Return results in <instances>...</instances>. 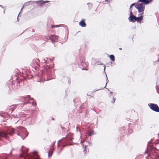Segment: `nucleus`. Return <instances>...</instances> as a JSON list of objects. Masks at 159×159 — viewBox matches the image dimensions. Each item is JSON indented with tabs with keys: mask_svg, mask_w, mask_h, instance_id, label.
I'll return each instance as SVG.
<instances>
[{
	"mask_svg": "<svg viewBox=\"0 0 159 159\" xmlns=\"http://www.w3.org/2000/svg\"><path fill=\"white\" fill-rule=\"evenodd\" d=\"M109 57L110 58L111 60L112 61H115V57L113 55H111L109 56Z\"/></svg>",
	"mask_w": 159,
	"mask_h": 159,
	"instance_id": "obj_15",
	"label": "nucleus"
},
{
	"mask_svg": "<svg viewBox=\"0 0 159 159\" xmlns=\"http://www.w3.org/2000/svg\"><path fill=\"white\" fill-rule=\"evenodd\" d=\"M17 20H18V21H19V20H18V16H17Z\"/></svg>",
	"mask_w": 159,
	"mask_h": 159,
	"instance_id": "obj_49",
	"label": "nucleus"
},
{
	"mask_svg": "<svg viewBox=\"0 0 159 159\" xmlns=\"http://www.w3.org/2000/svg\"><path fill=\"white\" fill-rule=\"evenodd\" d=\"M69 130V129L67 131V134L66 136V137H67V139L65 142L66 144L64 145L63 147L61 148L59 153L61 152V151L62 150L63 147L66 146V144H69L70 145H72V143L70 142V141H71L72 140L73 138L72 137V136L73 135V134L72 133H68Z\"/></svg>",
	"mask_w": 159,
	"mask_h": 159,
	"instance_id": "obj_4",
	"label": "nucleus"
},
{
	"mask_svg": "<svg viewBox=\"0 0 159 159\" xmlns=\"http://www.w3.org/2000/svg\"><path fill=\"white\" fill-rule=\"evenodd\" d=\"M155 144H159V139L156 141L155 142Z\"/></svg>",
	"mask_w": 159,
	"mask_h": 159,
	"instance_id": "obj_23",
	"label": "nucleus"
},
{
	"mask_svg": "<svg viewBox=\"0 0 159 159\" xmlns=\"http://www.w3.org/2000/svg\"><path fill=\"white\" fill-rule=\"evenodd\" d=\"M136 21L138 22L141 23L142 20L143 19V16L142 15H141L139 17H136Z\"/></svg>",
	"mask_w": 159,
	"mask_h": 159,
	"instance_id": "obj_11",
	"label": "nucleus"
},
{
	"mask_svg": "<svg viewBox=\"0 0 159 159\" xmlns=\"http://www.w3.org/2000/svg\"><path fill=\"white\" fill-rule=\"evenodd\" d=\"M52 154V151L51 149L49 150L48 152V157H49L51 156Z\"/></svg>",
	"mask_w": 159,
	"mask_h": 159,
	"instance_id": "obj_14",
	"label": "nucleus"
},
{
	"mask_svg": "<svg viewBox=\"0 0 159 159\" xmlns=\"http://www.w3.org/2000/svg\"><path fill=\"white\" fill-rule=\"evenodd\" d=\"M86 147H87L86 146H85V147H84V152L85 153L86 152H87V150L86 149Z\"/></svg>",
	"mask_w": 159,
	"mask_h": 159,
	"instance_id": "obj_20",
	"label": "nucleus"
},
{
	"mask_svg": "<svg viewBox=\"0 0 159 159\" xmlns=\"http://www.w3.org/2000/svg\"><path fill=\"white\" fill-rule=\"evenodd\" d=\"M130 16H134L133 14L132 11H130Z\"/></svg>",
	"mask_w": 159,
	"mask_h": 159,
	"instance_id": "obj_22",
	"label": "nucleus"
},
{
	"mask_svg": "<svg viewBox=\"0 0 159 159\" xmlns=\"http://www.w3.org/2000/svg\"><path fill=\"white\" fill-rule=\"evenodd\" d=\"M82 143V140H81V141H80V143Z\"/></svg>",
	"mask_w": 159,
	"mask_h": 159,
	"instance_id": "obj_44",
	"label": "nucleus"
},
{
	"mask_svg": "<svg viewBox=\"0 0 159 159\" xmlns=\"http://www.w3.org/2000/svg\"><path fill=\"white\" fill-rule=\"evenodd\" d=\"M61 140V139H60L58 141V143H57V145H58H58H59V142H60Z\"/></svg>",
	"mask_w": 159,
	"mask_h": 159,
	"instance_id": "obj_33",
	"label": "nucleus"
},
{
	"mask_svg": "<svg viewBox=\"0 0 159 159\" xmlns=\"http://www.w3.org/2000/svg\"><path fill=\"white\" fill-rule=\"evenodd\" d=\"M0 7H2V8H3V7H2V5H0Z\"/></svg>",
	"mask_w": 159,
	"mask_h": 159,
	"instance_id": "obj_43",
	"label": "nucleus"
},
{
	"mask_svg": "<svg viewBox=\"0 0 159 159\" xmlns=\"http://www.w3.org/2000/svg\"><path fill=\"white\" fill-rule=\"evenodd\" d=\"M24 147L23 146H22L21 147V151L23 154L20 155V156L22 157H27L29 159H39L38 157L37 154V152L36 151H34V152L32 153L30 155L26 152H23L22 150V148Z\"/></svg>",
	"mask_w": 159,
	"mask_h": 159,
	"instance_id": "obj_1",
	"label": "nucleus"
},
{
	"mask_svg": "<svg viewBox=\"0 0 159 159\" xmlns=\"http://www.w3.org/2000/svg\"><path fill=\"white\" fill-rule=\"evenodd\" d=\"M79 24L82 27H85L86 26V24L84 20H82L79 23Z\"/></svg>",
	"mask_w": 159,
	"mask_h": 159,
	"instance_id": "obj_12",
	"label": "nucleus"
},
{
	"mask_svg": "<svg viewBox=\"0 0 159 159\" xmlns=\"http://www.w3.org/2000/svg\"><path fill=\"white\" fill-rule=\"evenodd\" d=\"M149 155H150V154H148L147 157H149ZM146 158H147V157H146Z\"/></svg>",
	"mask_w": 159,
	"mask_h": 159,
	"instance_id": "obj_41",
	"label": "nucleus"
},
{
	"mask_svg": "<svg viewBox=\"0 0 159 159\" xmlns=\"http://www.w3.org/2000/svg\"><path fill=\"white\" fill-rule=\"evenodd\" d=\"M138 2L136 5L135 6V8L137 9L138 12L140 13L141 15L143 14V11L144 10L145 5L144 3L143 4L141 3H138Z\"/></svg>",
	"mask_w": 159,
	"mask_h": 159,
	"instance_id": "obj_5",
	"label": "nucleus"
},
{
	"mask_svg": "<svg viewBox=\"0 0 159 159\" xmlns=\"http://www.w3.org/2000/svg\"><path fill=\"white\" fill-rule=\"evenodd\" d=\"M51 27L52 28L53 27H54V25H51Z\"/></svg>",
	"mask_w": 159,
	"mask_h": 159,
	"instance_id": "obj_36",
	"label": "nucleus"
},
{
	"mask_svg": "<svg viewBox=\"0 0 159 159\" xmlns=\"http://www.w3.org/2000/svg\"><path fill=\"white\" fill-rule=\"evenodd\" d=\"M86 142H87L88 143V144L89 146H91L92 145L91 143H90V142L89 141H86Z\"/></svg>",
	"mask_w": 159,
	"mask_h": 159,
	"instance_id": "obj_25",
	"label": "nucleus"
},
{
	"mask_svg": "<svg viewBox=\"0 0 159 159\" xmlns=\"http://www.w3.org/2000/svg\"><path fill=\"white\" fill-rule=\"evenodd\" d=\"M87 5L88 6L89 8V9H91L92 7V5L90 3H87Z\"/></svg>",
	"mask_w": 159,
	"mask_h": 159,
	"instance_id": "obj_16",
	"label": "nucleus"
},
{
	"mask_svg": "<svg viewBox=\"0 0 159 159\" xmlns=\"http://www.w3.org/2000/svg\"><path fill=\"white\" fill-rule=\"evenodd\" d=\"M28 151V149L27 150V151Z\"/></svg>",
	"mask_w": 159,
	"mask_h": 159,
	"instance_id": "obj_53",
	"label": "nucleus"
},
{
	"mask_svg": "<svg viewBox=\"0 0 159 159\" xmlns=\"http://www.w3.org/2000/svg\"><path fill=\"white\" fill-rule=\"evenodd\" d=\"M13 150H14V149H13V148H12V149L11 150V151H10V152L9 153V154H11V152H12V151H13Z\"/></svg>",
	"mask_w": 159,
	"mask_h": 159,
	"instance_id": "obj_30",
	"label": "nucleus"
},
{
	"mask_svg": "<svg viewBox=\"0 0 159 159\" xmlns=\"http://www.w3.org/2000/svg\"><path fill=\"white\" fill-rule=\"evenodd\" d=\"M50 61H53L52 59H50Z\"/></svg>",
	"mask_w": 159,
	"mask_h": 159,
	"instance_id": "obj_38",
	"label": "nucleus"
},
{
	"mask_svg": "<svg viewBox=\"0 0 159 159\" xmlns=\"http://www.w3.org/2000/svg\"><path fill=\"white\" fill-rule=\"evenodd\" d=\"M52 120H54V118H53V119H52Z\"/></svg>",
	"mask_w": 159,
	"mask_h": 159,
	"instance_id": "obj_54",
	"label": "nucleus"
},
{
	"mask_svg": "<svg viewBox=\"0 0 159 159\" xmlns=\"http://www.w3.org/2000/svg\"><path fill=\"white\" fill-rule=\"evenodd\" d=\"M1 116H2V117H3V116L2 115H1Z\"/></svg>",
	"mask_w": 159,
	"mask_h": 159,
	"instance_id": "obj_48",
	"label": "nucleus"
},
{
	"mask_svg": "<svg viewBox=\"0 0 159 159\" xmlns=\"http://www.w3.org/2000/svg\"><path fill=\"white\" fill-rule=\"evenodd\" d=\"M106 1L107 2H110V0H106Z\"/></svg>",
	"mask_w": 159,
	"mask_h": 159,
	"instance_id": "obj_35",
	"label": "nucleus"
},
{
	"mask_svg": "<svg viewBox=\"0 0 159 159\" xmlns=\"http://www.w3.org/2000/svg\"><path fill=\"white\" fill-rule=\"evenodd\" d=\"M31 2H34L33 1H32V2H31V1H30V2H26V3H25L24 5H23V6L21 8V11L22 10V9L23 8V7L24 6H28V5H29L30 4V3ZM21 11H20V12Z\"/></svg>",
	"mask_w": 159,
	"mask_h": 159,
	"instance_id": "obj_13",
	"label": "nucleus"
},
{
	"mask_svg": "<svg viewBox=\"0 0 159 159\" xmlns=\"http://www.w3.org/2000/svg\"><path fill=\"white\" fill-rule=\"evenodd\" d=\"M106 79H107V83H106V84L105 86L104 87H103V88H105V87H106V85H107V82H107V81L108 80V79H107V75H106Z\"/></svg>",
	"mask_w": 159,
	"mask_h": 159,
	"instance_id": "obj_21",
	"label": "nucleus"
},
{
	"mask_svg": "<svg viewBox=\"0 0 159 159\" xmlns=\"http://www.w3.org/2000/svg\"><path fill=\"white\" fill-rule=\"evenodd\" d=\"M147 153H148V152H147L146 151H145V152H144V154H146V153L147 154Z\"/></svg>",
	"mask_w": 159,
	"mask_h": 159,
	"instance_id": "obj_40",
	"label": "nucleus"
},
{
	"mask_svg": "<svg viewBox=\"0 0 159 159\" xmlns=\"http://www.w3.org/2000/svg\"><path fill=\"white\" fill-rule=\"evenodd\" d=\"M136 17L134 16H129L128 18V20L129 22H134L136 21Z\"/></svg>",
	"mask_w": 159,
	"mask_h": 159,
	"instance_id": "obj_10",
	"label": "nucleus"
},
{
	"mask_svg": "<svg viewBox=\"0 0 159 159\" xmlns=\"http://www.w3.org/2000/svg\"><path fill=\"white\" fill-rule=\"evenodd\" d=\"M132 130H130V131H129V133H132Z\"/></svg>",
	"mask_w": 159,
	"mask_h": 159,
	"instance_id": "obj_34",
	"label": "nucleus"
},
{
	"mask_svg": "<svg viewBox=\"0 0 159 159\" xmlns=\"http://www.w3.org/2000/svg\"><path fill=\"white\" fill-rule=\"evenodd\" d=\"M113 93V92H110V93Z\"/></svg>",
	"mask_w": 159,
	"mask_h": 159,
	"instance_id": "obj_50",
	"label": "nucleus"
},
{
	"mask_svg": "<svg viewBox=\"0 0 159 159\" xmlns=\"http://www.w3.org/2000/svg\"><path fill=\"white\" fill-rule=\"evenodd\" d=\"M58 38L57 36L52 35L50 36L49 39L52 42L56 41Z\"/></svg>",
	"mask_w": 159,
	"mask_h": 159,
	"instance_id": "obj_9",
	"label": "nucleus"
},
{
	"mask_svg": "<svg viewBox=\"0 0 159 159\" xmlns=\"http://www.w3.org/2000/svg\"><path fill=\"white\" fill-rule=\"evenodd\" d=\"M46 75L47 78L46 79H44V81H48L54 78V73H52L50 72V70L48 71V72Z\"/></svg>",
	"mask_w": 159,
	"mask_h": 159,
	"instance_id": "obj_7",
	"label": "nucleus"
},
{
	"mask_svg": "<svg viewBox=\"0 0 159 159\" xmlns=\"http://www.w3.org/2000/svg\"><path fill=\"white\" fill-rule=\"evenodd\" d=\"M148 105L152 110L156 112H159V108L157 104L150 103H148Z\"/></svg>",
	"mask_w": 159,
	"mask_h": 159,
	"instance_id": "obj_6",
	"label": "nucleus"
},
{
	"mask_svg": "<svg viewBox=\"0 0 159 159\" xmlns=\"http://www.w3.org/2000/svg\"><path fill=\"white\" fill-rule=\"evenodd\" d=\"M21 101L23 102V105H27L29 107L35 105L33 99L30 98V96H27V97H22Z\"/></svg>",
	"mask_w": 159,
	"mask_h": 159,
	"instance_id": "obj_2",
	"label": "nucleus"
},
{
	"mask_svg": "<svg viewBox=\"0 0 159 159\" xmlns=\"http://www.w3.org/2000/svg\"><path fill=\"white\" fill-rule=\"evenodd\" d=\"M93 132H90L89 133V134H88V135L89 136H91L93 134Z\"/></svg>",
	"mask_w": 159,
	"mask_h": 159,
	"instance_id": "obj_18",
	"label": "nucleus"
},
{
	"mask_svg": "<svg viewBox=\"0 0 159 159\" xmlns=\"http://www.w3.org/2000/svg\"><path fill=\"white\" fill-rule=\"evenodd\" d=\"M61 26V25H54V27H59Z\"/></svg>",
	"mask_w": 159,
	"mask_h": 159,
	"instance_id": "obj_26",
	"label": "nucleus"
},
{
	"mask_svg": "<svg viewBox=\"0 0 159 159\" xmlns=\"http://www.w3.org/2000/svg\"><path fill=\"white\" fill-rule=\"evenodd\" d=\"M113 101H112L111 102L113 103H114L115 102V98L113 97Z\"/></svg>",
	"mask_w": 159,
	"mask_h": 159,
	"instance_id": "obj_29",
	"label": "nucleus"
},
{
	"mask_svg": "<svg viewBox=\"0 0 159 159\" xmlns=\"http://www.w3.org/2000/svg\"><path fill=\"white\" fill-rule=\"evenodd\" d=\"M47 68H49V66H47L46 68V69H47Z\"/></svg>",
	"mask_w": 159,
	"mask_h": 159,
	"instance_id": "obj_37",
	"label": "nucleus"
},
{
	"mask_svg": "<svg viewBox=\"0 0 159 159\" xmlns=\"http://www.w3.org/2000/svg\"><path fill=\"white\" fill-rule=\"evenodd\" d=\"M101 89H97V90H94L93 91V92H95L96 91H98V90H100Z\"/></svg>",
	"mask_w": 159,
	"mask_h": 159,
	"instance_id": "obj_31",
	"label": "nucleus"
},
{
	"mask_svg": "<svg viewBox=\"0 0 159 159\" xmlns=\"http://www.w3.org/2000/svg\"><path fill=\"white\" fill-rule=\"evenodd\" d=\"M82 146H83H83H84V145H83V144H82Z\"/></svg>",
	"mask_w": 159,
	"mask_h": 159,
	"instance_id": "obj_52",
	"label": "nucleus"
},
{
	"mask_svg": "<svg viewBox=\"0 0 159 159\" xmlns=\"http://www.w3.org/2000/svg\"><path fill=\"white\" fill-rule=\"evenodd\" d=\"M119 49H120V50H121V49H122V48H119Z\"/></svg>",
	"mask_w": 159,
	"mask_h": 159,
	"instance_id": "obj_45",
	"label": "nucleus"
},
{
	"mask_svg": "<svg viewBox=\"0 0 159 159\" xmlns=\"http://www.w3.org/2000/svg\"><path fill=\"white\" fill-rule=\"evenodd\" d=\"M76 129L77 131H78V129L77 127H76Z\"/></svg>",
	"mask_w": 159,
	"mask_h": 159,
	"instance_id": "obj_42",
	"label": "nucleus"
},
{
	"mask_svg": "<svg viewBox=\"0 0 159 159\" xmlns=\"http://www.w3.org/2000/svg\"><path fill=\"white\" fill-rule=\"evenodd\" d=\"M136 4V3H133L130 5V6L131 7H132L133 6H134Z\"/></svg>",
	"mask_w": 159,
	"mask_h": 159,
	"instance_id": "obj_28",
	"label": "nucleus"
},
{
	"mask_svg": "<svg viewBox=\"0 0 159 159\" xmlns=\"http://www.w3.org/2000/svg\"><path fill=\"white\" fill-rule=\"evenodd\" d=\"M157 61H159V59L157 60Z\"/></svg>",
	"mask_w": 159,
	"mask_h": 159,
	"instance_id": "obj_51",
	"label": "nucleus"
},
{
	"mask_svg": "<svg viewBox=\"0 0 159 159\" xmlns=\"http://www.w3.org/2000/svg\"><path fill=\"white\" fill-rule=\"evenodd\" d=\"M85 59L84 58H83L82 60V61L81 62V63L82 64L84 63V61H85Z\"/></svg>",
	"mask_w": 159,
	"mask_h": 159,
	"instance_id": "obj_19",
	"label": "nucleus"
},
{
	"mask_svg": "<svg viewBox=\"0 0 159 159\" xmlns=\"http://www.w3.org/2000/svg\"><path fill=\"white\" fill-rule=\"evenodd\" d=\"M43 61L44 62V63H46L47 62V61L45 59H44L43 60Z\"/></svg>",
	"mask_w": 159,
	"mask_h": 159,
	"instance_id": "obj_32",
	"label": "nucleus"
},
{
	"mask_svg": "<svg viewBox=\"0 0 159 159\" xmlns=\"http://www.w3.org/2000/svg\"><path fill=\"white\" fill-rule=\"evenodd\" d=\"M156 159H159V155L157 154L156 156Z\"/></svg>",
	"mask_w": 159,
	"mask_h": 159,
	"instance_id": "obj_24",
	"label": "nucleus"
},
{
	"mask_svg": "<svg viewBox=\"0 0 159 159\" xmlns=\"http://www.w3.org/2000/svg\"><path fill=\"white\" fill-rule=\"evenodd\" d=\"M37 60H38V61L39 62L40 61H39V59H38Z\"/></svg>",
	"mask_w": 159,
	"mask_h": 159,
	"instance_id": "obj_46",
	"label": "nucleus"
},
{
	"mask_svg": "<svg viewBox=\"0 0 159 159\" xmlns=\"http://www.w3.org/2000/svg\"><path fill=\"white\" fill-rule=\"evenodd\" d=\"M49 2V1H43V0H41L40 1H36L35 2V3L37 4V5L42 7L43 5L45 3Z\"/></svg>",
	"mask_w": 159,
	"mask_h": 159,
	"instance_id": "obj_8",
	"label": "nucleus"
},
{
	"mask_svg": "<svg viewBox=\"0 0 159 159\" xmlns=\"http://www.w3.org/2000/svg\"><path fill=\"white\" fill-rule=\"evenodd\" d=\"M149 143H150L149 142H148V146H149Z\"/></svg>",
	"mask_w": 159,
	"mask_h": 159,
	"instance_id": "obj_47",
	"label": "nucleus"
},
{
	"mask_svg": "<svg viewBox=\"0 0 159 159\" xmlns=\"http://www.w3.org/2000/svg\"><path fill=\"white\" fill-rule=\"evenodd\" d=\"M17 134L20 136L23 139H24L28 134V132L26 129L22 127H20L17 129Z\"/></svg>",
	"mask_w": 159,
	"mask_h": 159,
	"instance_id": "obj_3",
	"label": "nucleus"
},
{
	"mask_svg": "<svg viewBox=\"0 0 159 159\" xmlns=\"http://www.w3.org/2000/svg\"><path fill=\"white\" fill-rule=\"evenodd\" d=\"M132 7L130 6V7H129V11H132Z\"/></svg>",
	"mask_w": 159,
	"mask_h": 159,
	"instance_id": "obj_27",
	"label": "nucleus"
},
{
	"mask_svg": "<svg viewBox=\"0 0 159 159\" xmlns=\"http://www.w3.org/2000/svg\"><path fill=\"white\" fill-rule=\"evenodd\" d=\"M105 69H106V67H105V66H104V70L105 71Z\"/></svg>",
	"mask_w": 159,
	"mask_h": 159,
	"instance_id": "obj_39",
	"label": "nucleus"
},
{
	"mask_svg": "<svg viewBox=\"0 0 159 159\" xmlns=\"http://www.w3.org/2000/svg\"><path fill=\"white\" fill-rule=\"evenodd\" d=\"M156 88L157 93L159 94V87L158 88V86L156 85Z\"/></svg>",
	"mask_w": 159,
	"mask_h": 159,
	"instance_id": "obj_17",
	"label": "nucleus"
}]
</instances>
